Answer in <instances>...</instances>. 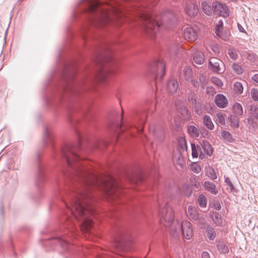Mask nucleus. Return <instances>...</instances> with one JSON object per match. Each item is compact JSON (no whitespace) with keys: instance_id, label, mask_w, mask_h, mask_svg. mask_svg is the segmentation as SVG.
<instances>
[{"instance_id":"1","label":"nucleus","mask_w":258,"mask_h":258,"mask_svg":"<svg viewBox=\"0 0 258 258\" xmlns=\"http://www.w3.org/2000/svg\"><path fill=\"white\" fill-rule=\"evenodd\" d=\"M70 208L72 217L70 218L74 225L76 222H81L80 227L84 232H88L92 226L91 216L93 213L92 207L88 203V199L85 194L80 193L74 196L71 203Z\"/></svg>"},{"instance_id":"2","label":"nucleus","mask_w":258,"mask_h":258,"mask_svg":"<svg viewBox=\"0 0 258 258\" xmlns=\"http://www.w3.org/2000/svg\"><path fill=\"white\" fill-rule=\"evenodd\" d=\"M97 9H99L100 12L95 18L94 24L98 27L106 25L110 21L112 15L117 17L119 13L118 9L112 1L107 5H101L97 1L90 2L89 10L90 12H93Z\"/></svg>"},{"instance_id":"3","label":"nucleus","mask_w":258,"mask_h":258,"mask_svg":"<svg viewBox=\"0 0 258 258\" xmlns=\"http://www.w3.org/2000/svg\"><path fill=\"white\" fill-rule=\"evenodd\" d=\"M68 165L71 167H73L75 170V174L80 177H82L85 182L86 188L89 187L92 184L87 179V175L89 172L84 167V165L79 163V161L82 159L78 153L73 149H70L66 155Z\"/></svg>"},{"instance_id":"4","label":"nucleus","mask_w":258,"mask_h":258,"mask_svg":"<svg viewBox=\"0 0 258 258\" xmlns=\"http://www.w3.org/2000/svg\"><path fill=\"white\" fill-rule=\"evenodd\" d=\"M101 189L110 200L117 198L121 191L116 181L112 177H107L101 183Z\"/></svg>"},{"instance_id":"5","label":"nucleus","mask_w":258,"mask_h":258,"mask_svg":"<svg viewBox=\"0 0 258 258\" xmlns=\"http://www.w3.org/2000/svg\"><path fill=\"white\" fill-rule=\"evenodd\" d=\"M138 16L143 21L147 29V33H150V30H155L156 28L159 29L160 27L165 26L167 25L166 18L164 17L163 22L160 24L153 20L148 14L145 12H141L138 13Z\"/></svg>"},{"instance_id":"6","label":"nucleus","mask_w":258,"mask_h":258,"mask_svg":"<svg viewBox=\"0 0 258 258\" xmlns=\"http://www.w3.org/2000/svg\"><path fill=\"white\" fill-rule=\"evenodd\" d=\"M160 221L166 227L171 226L174 219V214L170 207L163 208L160 212Z\"/></svg>"},{"instance_id":"7","label":"nucleus","mask_w":258,"mask_h":258,"mask_svg":"<svg viewBox=\"0 0 258 258\" xmlns=\"http://www.w3.org/2000/svg\"><path fill=\"white\" fill-rule=\"evenodd\" d=\"M171 230L180 231L182 236L186 239H190L193 236V229L191 224L188 221H183L181 224H177L174 229Z\"/></svg>"},{"instance_id":"8","label":"nucleus","mask_w":258,"mask_h":258,"mask_svg":"<svg viewBox=\"0 0 258 258\" xmlns=\"http://www.w3.org/2000/svg\"><path fill=\"white\" fill-rule=\"evenodd\" d=\"M112 73L113 70L110 66H104L98 72L97 80L101 83H105Z\"/></svg>"},{"instance_id":"9","label":"nucleus","mask_w":258,"mask_h":258,"mask_svg":"<svg viewBox=\"0 0 258 258\" xmlns=\"http://www.w3.org/2000/svg\"><path fill=\"white\" fill-rule=\"evenodd\" d=\"M151 72L156 75V78H162L165 74V66L163 62L158 61L151 67Z\"/></svg>"},{"instance_id":"10","label":"nucleus","mask_w":258,"mask_h":258,"mask_svg":"<svg viewBox=\"0 0 258 258\" xmlns=\"http://www.w3.org/2000/svg\"><path fill=\"white\" fill-rule=\"evenodd\" d=\"M214 12L223 17H227L229 16V11L227 6L218 2H215L212 5Z\"/></svg>"},{"instance_id":"11","label":"nucleus","mask_w":258,"mask_h":258,"mask_svg":"<svg viewBox=\"0 0 258 258\" xmlns=\"http://www.w3.org/2000/svg\"><path fill=\"white\" fill-rule=\"evenodd\" d=\"M223 21L222 20H218L216 22L215 32L217 35L224 40L229 39V35L228 33H223L222 31Z\"/></svg>"},{"instance_id":"12","label":"nucleus","mask_w":258,"mask_h":258,"mask_svg":"<svg viewBox=\"0 0 258 258\" xmlns=\"http://www.w3.org/2000/svg\"><path fill=\"white\" fill-rule=\"evenodd\" d=\"M183 37L186 40L194 41L197 38V32L192 27H186L183 30Z\"/></svg>"},{"instance_id":"13","label":"nucleus","mask_w":258,"mask_h":258,"mask_svg":"<svg viewBox=\"0 0 258 258\" xmlns=\"http://www.w3.org/2000/svg\"><path fill=\"white\" fill-rule=\"evenodd\" d=\"M215 103L219 108H225L228 104L227 98L223 94H219L215 96Z\"/></svg>"},{"instance_id":"14","label":"nucleus","mask_w":258,"mask_h":258,"mask_svg":"<svg viewBox=\"0 0 258 258\" xmlns=\"http://www.w3.org/2000/svg\"><path fill=\"white\" fill-rule=\"evenodd\" d=\"M192 156L193 158H198V156L201 159L205 158V154L203 153L201 146L199 145L191 144Z\"/></svg>"},{"instance_id":"15","label":"nucleus","mask_w":258,"mask_h":258,"mask_svg":"<svg viewBox=\"0 0 258 258\" xmlns=\"http://www.w3.org/2000/svg\"><path fill=\"white\" fill-rule=\"evenodd\" d=\"M185 10L186 14L190 17L195 16L199 12L198 6L191 3L186 5Z\"/></svg>"},{"instance_id":"16","label":"nucleus","mask_w":258,"mask_h":258,"mask_svg":"<svg viewBox=\"0 0 258 258\" xmlns=\"http://www.w3.org/2000/svg\"><path fill=\"white\" fill-rule=\"evenodd\" d=\"M204 230L205 236L209 240H213L216 236V233L214 228L209 225H207L204 227Z\"/></svg>"},{"instance_id":"17","label":"nucleus","mask_w":258,"mask_h":258,"mask_svg":"<svg viewBox=\"0 0 258 258\" xmlns=\"http://www.w3.org/2000/svg\"><path fill=\"white\" fill-rule=\"evenodd\" d=\"M220 64H222V61L216 57H212L210 59L211 69L215 72L220 71Z\"/></svg>"},{"instance_id":"18","label":"nucleus","mask_w":258,"mask_h":258,"mask_svg":"<svg viewBox=\"0 0 258 258\" xmlns=\"http://www.w3.org/2000/svg\"><path fill=\"white\" fill-rule=\"evenodd\" d=\"M187 132L191 137L197 138L199 137L201 131L197 125H190L187 127Z\"/></svg>"},{"instance_id":"19","label":"nucleus","mask_w":258,"mask_h":258,"mask_svg":"<svg viewBox=\"0 0 258 258\" xmlns=\"http://www.w3.org/2000/svg\"><path fill=\"white\" fill-rule=\"evenodd\" d=\"M178 87V82L175 80H170L167 84V90L170 93L176 92Z\"/></svg>"},{"instance_id":"20","label":"nucleus","mask_w":258,"mask_h":258,"mask_svg":"<svg viewBox=\"0 0 258 258\" xmlns=\"http://www.w3.org/2000/svg\"><path fill=\"white\" fill-rule=\"evenodd\" d=\"M201 145L205 153L209 156L212 155L213 153V149L208 141L206 140L203 141Z\"/></svg>"},{"instance_id":"21","label":"nucleus","mask_w":258,"mask_h":258,"mask_svg":"<svg viewBox=\"0 0 258 258\" xmlns=\"http://www.w3.org/2000/svg\"><path fill=\"white\" fill-rule=\"evenodd\" d=\"M173 160L180 166H182L184 164V160L183 155L182 154V151H179L175 152L173 156Z\"/></svg>"},{"instance_id":"22","label":"nucleus","mask_w":258,"mask_h":258,"mask_svg":"<svg viewBox=\"0 0 258 258\" xmlns=\"http://www.w3.org/2000/svg\"><path fill=\"white\" fill-rule=\"evenodd\" d=\"M204 186L206 190L212 194L216 195L218 192V188L216 187V185L211 182L205 181Z\"/></svg>"},{"instance_id":"23","label":"nucleus","mask_w":258,"mask_h":258,"mask_svg":"<svg viewBox=\"0 0 258 258\" xmlns=\"http://www.w3.org/2000/svg\"><path fill=\"white\" fill-rule=\"evenodd\" d=\"M242 106L239 103H235L232 107V114L237 116H241L243 114Z\"/></svg>"},{"instance_id":"24","label":"nucleus","mask_w":258,"mask_h":258,"mask_svg":"<svg viewBox=\"0 0 258 258\" xmlns=\"http://www.w3.org/2000/svg\"><path fill=\"white\" fill-rule=\"evenodd\" d=\"M195 62L198 64H202L204 61V54L201 51H196L193 56Z\"/></svg>"},{"instance_id":"25","label":"nucleus","mask_w":258,"mask_h":258,"mask_svg":"<svg viewBox=\"0 0 258 258\" xmlns=\"http://www.w3.org/2000/svg\"><path fill=\"white\" fill-rule=\"evenodd\" d=\"M188 213L189 216L194 220H197L199 219V214L196 208L192 206L188 207Z\"/></svg>"},{"instance_id":"26","label":"nucleus","mask_w":258,"mask_h":258,"mask_svg":"<svg viewBox=\"0 0 258 258\" xmlns=\"http://www.w3.org/2000/svg\"><path fill=\"white\" fill-rule=\"evenodd\" d=\"M230 125L232 127L238 128L239 126V116L231 114L229 116Z\"/></svg>"},{"instance_id":"27","label":"nucleus","mask_w":258,"mask_h":258,"mask_svg":"<svg viewBox=\"0 0 258 258\" xmlns=\"http://www.w3.org/2000/svg\"><path fill=\"white\" fill-rule=\"evenodd\" d=\"M203 123L204 125L210 130H213L214 128V124L212 119L208 115H204L203 117Z\"/></svg>"},{"instance_id":"28","label":"nucleus","mask_w":258,"mask_h":258,"mask_svg":"<svg viewBox=\"0 0 258 258\" xmlns=\"http://www.w3.org/2000/svg\"><path fill=\"white\" fill-rule=\"evenodd\" d=\"M212 220L216 226H221L222 225L223 220L221 216L218 213H213L211 215Z\"/></svg>"},{"instance_id":"29","label":"nucleus","mask_w":258,"mask_h":258,"mask_svg":"<svg viewBox=\"0 0 258 258\" xmlns=\"http://www.w3.org/2000/svg\"><path fill=\"white\" fill-rule=\"evenodd\" d=\"M249 114L252 118H258V107L255 105H250L249 106Z\"/></svg>"},{"instance_id":"30","label":"nucleus","mask_w":258,"mask_h":258,"mask_svg":"<svg viewBox=\"0 0 258 258\" xmlns=\"http://www.w3.org/2000/svg\"><path fill=\"white\" fill-rule=\"evenodd\" d=\"M179 146L180 147L182 152H186L187 149L186 140L183 137H180L178 140Z\"/></svg>"},{"instance_id":"31","label":"nucleus","mask_w":258,"mask_h":258,"mask_svg":"<svg viewBox=\"0 0 258 258\" xmlns=\"http://www.w3.org/2000/svg\"><path fill=\"white\" fill-rule=\"evenodd\" d=\"M206 174L212 179H215L217 177V174L215 170L210 167L206 168Z\"/></svg>"},{"instance_id":"32","label":"nucleus","mask_w":258,"mask_h":258,"mask_svg":"<svg viewBox=\"0 0 258 258\" xmlns=\"http://www.w3.org/2000/svg\"><path fill=\"white\" fill-rule=\"evenodd\" d=\"M221 136L225 141L228 142H233L234 141L232 136L227 131H222L221 133Z\"/></svg>"},{"instance_id":"33","label":"nucleus","mask_w":258,"mask_h":258,"mask_svg":"<svg viewBox=\"0 0 258 258\" xmlns=\"http://www.w3.org/2000/svg\"><path fill=\"white\" fill-rule=\"evenodd\" d=\"M217 247L219 251L221 253H226L229 251L228 246L223 242H219Z\"/></svg>"},{"instance_id":"34","label":"nucleus","mask_w":258,"mask_h":258,"mask_svg":"<svg viewBox=\"0 0 258 258\" xmlns=\"http://www.w3.org/2000/svg\"><path fill=\"white\" fill-rule=\"evenodd\" d=\"M198 203L200 207L205 208L207 206L206 197L203 195H200L198 198Z\"/></svg>"},{"instance_id":"35","label":"nucleus","mask_w":258,"mask_h":258,"mask_svg":"<svg viewBox=\"0 0 258 258\" xmlns=\"http://www.w3.org/2000/svg\"><path fill=\"white\" fill-rule=\"evenodd\" d=\"M234 90L237 94H240L243 92V85L241 83L236 82L234 84Z\"/></svg>"},{"instance_id":"36","label":"nucleus","mask_w":258,"mask_h":258,"mask_svg":"<svg viewBox=\"0 0 258 258\" xmlns=\"http://www.w3.org/2000/svg\"><path fill=\"white\" fill-rule=\"evenodd\" d=\"M217 120L221 125H224L225 124L226 115L222 113H218L216 114Z\"/></svg>"},{"instance_id":"37","label":"nucleus","mask_w":258,"mask_h":258,"mask_svg":"<svg viewBox=\"0 0 258 258\" xmlns=\"http://www.w3.org/2000/svg\"><path fill=\"white\" fill-rule=\"evenodd\" d=\"M233 71L237 74H241L243 73V69L240 65L234 63L232 66Z\"/></svg>"},{"instance_id":"38","label":"nucleus","mask_w":258,"mask_h":258,"mask_svg":"<svg viewBox=\"0 0 258 258\" xmlns=\"http://www.w3.org/2000/svg\"><path fill=\"white\" fill-rule=\"evenodd\" d=\"M228 53L230 57L233 60H235L238 57V53L236 50L234 49H229Z\"/></svg>"},{"instance_id":"39","label":"nucleus","mask_w":258,"mask_h":258,"mask_svg":"<svg viewBox=\"0 0 258 258\" xmlns=\"http://www.w3.org/2000/svg\"><path fill=\"white\" fill-rule=\"evenodd\" d=\"M202 9L204 13L207 15H210L212 14L211 7L206 3H203L202 4Z\"/></svg>"},{"instance_id":"40","label":"nucleus","mask_w":258,"mask_h":258,"mask_svg":"<svg viewBox=\"0 0 258 258\" xmlns=\"http://www.w3.org/2000/svg\"><path fill=\"white\" fill-rule=\"evenodd\" d=\"M211 80L213 84L218 87H221L223 85L222 81L217 77H213L211 78Z\"/></svg>"},{"instance_id":"41","label":"nucleus","mask_w":258,"mask_h":258,"mask_svg":"<svg viewBox=\"0 0 258 258\" xmlns=\"http://www.w3.org/2000/svg\"><path fill=\"white\" fill-rule=\"evenodd\" d=\"M251 98L254 101H258V90L255 88H252L250 91Z\"/></svg>"},{"instance_id":"42","label":"nucleus","mask_w":258,"mask_h":258,"mask_svg":"<svg viewBox=\"0 0 258 258\" xmlns=\"http://www.w3.org/2000/svg\"><path fill=\"white\" fill-rule=\"evenodd\" d=\"M191 170L195 173H199L201 171V167L197 163H193L190 165Z\"/></svg>"},{"instance_id":"43","label":"nucleus","mask_w":258,"mask_h":258,"mask_svg":"<svg viewBox=\"0 0 258 258\" xmlns=\"http://www.w3.org/2000/svg\"><path fill=\"white\" fill-rule=\"evenodd\" d=\"M191 74L192 72L191 69L189 68H186L184 71V76L185 79H186L187 81L189 80Z\"/></svg>"},{"instance_id":"44","label":"nucleus","mask_w":258,"mask_h":258,"mask_svg":"<svg viewBox=\"0 0 258 258\" xmlns=\"http://www.w3.org/2000/svg\"><path fill=\"white\" fill-rule=\"evenodd\" d=\"M211 49L215 54L219 52V47L216 44L212 45L211 47Z\"/></svg>"},{"instance_id":"45","label":"nucleus","mask_w":258,"mask_h":258,"mask_svg":"<svg viewBox=\"0 0 258 258\" xmlns=\"http://www.w3.org/2000/svg\"><path fill=\"white\" fill-rule=\"evenodd\" d=\"M225 181L230 187L231 189H233L234 188V185L231 182L230 178L229 177H226L225 178Z\"/></svg>"},{"instance_id":"46","label":"nucleus","mask_w":258,"mask_h":258,"mask_svg":"<svg viewBox=\"0 0 258 258\" xmlns=\"http://www.w3.org/2000/svg\"><path fill=\"white\" fill-rule=\"evenodd\" d=\"M115 246L116 247H120L122 245V241H120L118 239H115Z\"/></svg>"},{"instance_id":"47","label":"nucleus","mask_w":258,"mask_h":258,"mask_svg":"<svg viewBox=\"0 0 258 258\" xmlns=\"http://www.w3.org/2000/svg\"><path fill=\"white\" fill-rule=\"evenodd\" d=\"M202 258H210V256L207 252L204 251L202 254Z\"/></svg>"},{"instance_id":"48","label":"nucleus","mask_w":258,"mask_h":258,"mask_svg":"<svg viewBox=\"0 0 258 258\" xmlns=\"http://www.w3.org/2000/svg\"><path fill=\"white\" fill-rule=\"evenodd\" d=\"M213 206H214V208L217 210H219L220 209H221V206L219 203L218 202H216L214 205Z\"/></svg>"},{"instance_id":"49","label":"nucleus","mask_w":258,"mask_h":258,"mask_svg":"<svg viewBox=\"0 0 258 258\" xmlns=\"http://www.w3.org/2000/svg\"><path fill=\"white\" fill-rule=\"evenodd\" d=\"M252 79L253 81L258 83V74H255L252 77Z\"/></svg>"},{"instance_id":"50","label":"nucleus","mask_w":258,"mask_h":258,"mask_svg":"<svg viewBox=\"0 0 258 258\" xmlns=\"http://www.w3.org/2000/svg\"><path fill=\"white\" fill-rule=\"evenodd\" d=\"M62 245L66 244V242L65 241H62V243H61Z\"/></svg>"},{"instance_id":"51","label":"nucleus","mask_w":258,"mask_h":258,"mask_svg":"<svg viewBox=\"0 0 258 258\" xmlns=\"http://www.w3.org/2000/svg\"><path fill=\"white\" fill-rule=\"evenodd\" d=\"M143 127L140 130L139 128H138L139 131H142L143 130Z\"/></svg>"},{"instance_id":"52","label":"nucleus","mask_w":258,"mask_h":258,"mask_svg":"<svg viewBox=\"0 0 258 258\" xmlns=\"http://www.w3.org/2000/svg\"><path fill=\"white\" fill-rule=\"evenodd\" d=\"M121 117H123V113H122V114H121Z\"/></svg>"}]
</instances>
